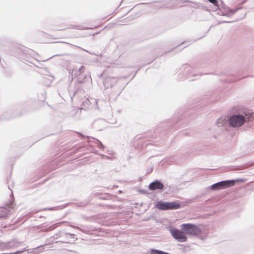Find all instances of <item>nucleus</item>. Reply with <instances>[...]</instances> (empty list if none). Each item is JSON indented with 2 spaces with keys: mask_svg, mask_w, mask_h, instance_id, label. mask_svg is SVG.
Here are the masks:
<instances>
[{
  "mask_svg": "<svg viewBox=\"0 0 254 254\" xmlns=\"http://www.w3.org/2000/svg\"><path fill=\"white\" fill-rule=\"evenodd\" d=\"M254 118V113H244L243 114H234L229 119L230 125L234 127H239L245 122L252 121Z\"/></svg>",
  "mask_w": 254,
  "mask_h": 254,
  "instance_id": "obj_1",
  "label": "nucleus"
},
{
  "mask_svg": "<svg viewBox=\"0 0 254 254\" xmlns=\"http://www.w3.org/2000/svg\"><path fill=\"white\" fill-rule=\"evenodd\" d=\"M181 230L185 234L192 236L198 235L201 232V229L198 226L191 223L182 224Z\"/></svg>",
  "mask_w": 254,
  "mask_h": 254,
  "instance_id": "obj_2",
  "label": "nucleus"
},
{
  "mask_svg": "<svg viewBox=\"0 0 254 254\" xmlns=\"http://www.w3.org/2000/svg\"><path fill=\"white\" fill-rule=\"evenodd\" d=\"M238 180H231L222 181L215 183L210 186L211 190L215 191L221 189L233 186L235 185V182H238Z\"/></svg>",
  "mask_w": 254,
  "mask_h": 254,
  "instance_id": "obj_3",
  "label": "nucleus"
},
{
  "mask_svg": "<svg viewBox=\"0 0 254 254\" xmlns=\"http://www.w3.org/2000/svg\"><path fill=\"white\" fill-rule=\"evenodd\" d=\"M180 206V204L176 201L167 202L159 201L156 204V207L161 210L176 209L179 208Z\"/></svg>",
  "mask_w": 254,
  "mask_h": 254,
  "instance_id": "obj_4",
  "label": "nucleus"
},
{
  "mask_svg": "<svg viewBox=\"0 0 254 254\" xmlns=\"http://www.w3.org/2000/svg\"><path fill=\"white\" fill-rule=\"evenodd\" d=\"M170 232L173 237L179 242H185L187 240V236L182 230L173 228L170 230Z\"/></svg>",
  "mask_w": 254,
  "mask_h": 254,
  "instance_id": "obj_5",
  "label": "nucleus"
},
{
  "mask_svg": "<svg viewBox=\"0 0 254 254\" xmlns=\"http://www.w3.org/2000/svg\"><path fill=\"white\" fill-rule=\"evenodd\" d=\"M118 82V79L114 77H108L105 78L103 84L105 88H111Z\"/></svg>",
  "mask_w": 254,
  "mask_h": 254,
  "instance_id": "obj_6",
  "label": "nucleus"
},
{
  "mask_svg": "<svg viewBox=\"0 0 254 254\" xmlns=\"http://www.w3.org/2000/svg\"><path fill=\"white\" fill-rule=\"evenodd\" d=\"M164 187V185L162 183H161L159 180H156L152 183H151L149 185V189L150 190H160L162 189Z\"/></svg>",
  "mask_w": 254,
  "mask_h": 254,
  "instance_id": "obj_7",
  "label": "nucleus"
},
{
  "mask_svg": "<svg viewBox=\"0 0 254 254\" xmlns=\"http://www.w3.org/2000/svg\"><path fill=\"white\" fill-rule=\"evenodd\" d=\"M22 245L21 242H19L17 241H12L11 242H8L6 246V249H15L19 248Z\"/></svg>",
  "mask_w": 254,
  "mask_h": 254,
  "instance_id": "obj_8",
  "label": "nucleus"
},
{
  "mask_svg": "<svg viewBox=\"0 0 254 254\" xmlns=\"http://www.w3.org/2000/svg\"><path fill=\"white\" fill-rule=\"evenodd\" d=\"M85 66L82 65L78 69L74 68L72 70V74L74 77H77L83 73L85 71Z\"/></svg>",
  "mask_w": 254,
  "mask_h": 254,
  "instance_id": "obj_9",
  "label": "nucleus"
},
{
  "mask_svg": "<svg viewBox=\"0 0 254 254\" xmlns=\"http://www.w3.org/2000/svg\"><path fill=\"white\" fill-rule=\"evenodd\" d=\"M226 122V121L225 119H219L217 122L216 124H217L218 126H222L223 124H224Z\"/></svg>",
  "mask_w": 254,
  "mask_h": 254,
  "instance_id": "obj_10",
  "label": "nucleus"
},
{
  "mask_svg": "<svg viewBox=\"0 0 254 254\" xmlns=\"http://www.w3.org/2000/svg\"><path fill=\"white\" fill-rule=\"evenodd\" d=\"M91 104V101L88 99H86L83 102V105L88 108L90 105Z\"/></svg>",
  "mask_w": 254,
  "mask_h": 254,
  "instance_id": "obj_11",
  "label": "nucleus"
},
{
  "mask_svg": "<svg viewBox=\"0 0 254 254\" xmlns=\"http://www.w3.org/2000/svg\"><path fill=\"white\" fill-rule=\"evenodd\" d=\"M96 142H97V143H98L97 147L99 149H104V146L103 145V144L102 143V142L100 141H99V140L96 139Z\"/></svg>",
  "mask_w": 254,
  "mask_h": 254,
  "instance_id": "obj_12",
  "label": "nucleus"
},
{
  "mask_svg": "<svg viewBox=\"0 0 254 254\" xmlns=\"http://www.w3.org/2000/svg\"><path fill=\"white\" fill-rule=\"evenodd\" d=\"M162 251L152 249L151 250V254H162Z\"/></svg>",
  "mask_w": 254,
  "mask_h": 254,
  "instance_id": "obj_13",
  "label": "nucleus"
},
{
  "mask_svg": "<svg viewBox=\"0 0 254 254\" xmlns=\"http://www.w3.org/2000/svg\"><path fill=\"white\" fill-rule=\"evenodd\" d=\"M63 234L62 232H59L58 233L55 234L52 238H53L54 239H57L58 238H60L62 237Z\"/></svg>",
  "mask_w": 254,
  "mask_h": 254,
  "instance_id": "obj_14",
  "label": "nucleus"
},
{
  "mask_svg": "<svg viewBox=\"0 0 254 254\" xmlns=\"http://www.w3.org/2000/svg\"><path fill=\"white\" fill-rule=\"evenodd\" d=\"M228 10L229 11V13H224L223 15H227V16H230L231 15H232L233 14L235 11L237 10V9L235 10H233L232 9H229V8H228Z\"/></svg>",
  "mask_w": 254,
  "mask_h": 254,
  "instance_id": "obj_15",
  "label": "nucleus"
},
{
  "mask_svg": "<svg viewBox=\"0 0 254 254\" xmlns=\"http://www.w3.org/2000/svg\"><path fill=\"white\" fill-rule=\"evenodd\" d=\"M56 227V226H55V225H53L51 226L50 227L47 228L46 229H44V230L45 231H50L51 230H54Z\"/></svg>",
  "mask_w": 254,
  "mask_h": 254,
  "instance_id": "obj_16",
  "label": "nucleus"
},
{
  "mask_svg": "<svg viewBox=\"0 0 254 254\" xmlns=\"http://www.w3.org/2000/svg\"><path fill=\"white\" fill-rule=\"evenodd\" d=\"M27 251V247H24V248H22V249H19V250H17V251H21L20 252H18V253H17V254H18L23 253L24 252Z\"/></svg>",
  "mask_w": 254,
  "mask_h": 254,
  "instance_id": "obj_17",
  "label": "nucleus"
},
{
  "mask_svg": "<svg viewBox=\"0 0 254 254\" xmlns=\"http://www.w3.org/2000/svg\"><path fill=\"white\" fill-rule=\"evenodd\" d=\"M207 0L215 5L217 4V2H218L217 0Z\"/></svg>",
  "mask_w": 254,
  "mask_h": 254,
  "instance_id": "obj_18",
  "label": "nucleus"
},
{
  "mask_svg": "<svg viewBox=\"0 0 254 254\" xmlns=\"http://www.w3.org/2000/svg\"><path fill=\"white\" fill-rule=\"evenodd\" d=\"M86 77V76H84V78H85ZM77 80H78V82L80 83H82V82H84V79H80V77H78Z\"/></svg>",
  "mask_w": 254,
  "mask_h": 254,
  "instance_id": "obj_19",
  "label": "nucleus"
},
{
  "mask_svg": "<svg viewBox=\"0 0 254 254\" xmlns=\"http://www.w3.org/2000/svg\"><path fill=\"white\" fill-rule=\"evenodd\" d=\"M65 234V235H69L72 237H74V235L73 234H71V233H64Z\"/></svg>",
  "mask_w": 254,
  "mask_h": 254,
  "instance_id": "obj_20",
  "label": "nucleus"
},
{
  "mask_svg": "<svg viewBox=\"0 0 254 254\" xmlns=\"http://www.w3.org/2000/svg\"><path fill=\"white\" fill-rule=\"evenodd\" d=\"M187 68H188V69L187 70V72H190H190H191V68L189 66H187Z\"/></svg>",
  "mask_w": 254,
  "mask_h": 254,
  "instance_id": "obj_21",
  "label": "nucleus"
},
{
  "mask_svg": "<svg viewBox=\"0 0 254 254\" xmlns=\"http://www.w3.org/2000/svg\"><path fill=\"white\" fill-rule=\"evenodd\" d=\"M98 101H99V100H96L95 101V103L96 104V106H97V109H98V108H99L98 106Z\"/></svg>",
  "mask_w": 254,
  "mask_h": 254,
  "instance_id": "obj_22",
  "label": "nucleus"
},
{
  "mask_svg": "<svg viewBox=\"0 0 254 254\" xmlns=\"http://www.w3.org/2000/svg\"><path fill=\"white\" fill-rule=\"evenodd\" d=\"M66 241V240H65V241H57V242H56V243H58V242H61V243H68V242H67V241Z\"/></svg>",
  "mask_w": 254,
  "mask_h": 254,
  "instance_id": "obj_23",
  "label": "nucleus"
},
{
  "mask_svg": "<svg viewBox=\"0 0 254 254\" xmlns=\"http://www.w3.org/2000/svg\"><path fill=\"white\" fill-rule=\"evenodd\" d=\"M48 210H52L53 209V208H49L48 209Z\"/></svg>",
  "mask_w": 254,
  "mask_h": 254,
  "instance_id": "obj_24",
  "label": "nucleus"
},
{
  "mask_svg": "<svg viewBox=\"0 0 254 254\" xmlns=\"http://www.w3.org/2000/svg\"><path fill=\"white\" fill-rule=\"evenodd\" d=\"M186 43V42H184L182 43V44H185Z\"/></svg>",
  "mask_w": 254,
  "mask_h": 254,
  "instance_id": "obj_25",
  "label": "nucleus"
}]
</instances>
